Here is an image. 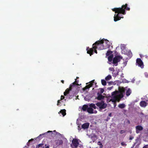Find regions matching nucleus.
Instances as JSON below:
<instances>
[{
  "instance_id": "f257e3e1",
  "label": "nucleus",
  "mask_w": 148,
  "mask_h": 148,
  "mask_svg": "<svg viewBox=\"0 0 148 148\" xmlns=\"http://www.w3.org/2000/svg\"><path fill=\"white\" fill-rule=\"evenodd\" d=\"M127 4L126 3L125 5H122L121 8H114L112 9V11L114 12L115 13H118L117 14L114 15V21L116 22L122 18L121 17L119 16V14H125L126 13L125 9L128 11L130 10V8L127 7Z\"/></svg>"
},
{
  "instance_id": "f704fd0d",
  "label": "nucleus",
  "mask_w": 148,
  "mask_h": 148,
  "mask_svg": "<svg viewBox=\"0 0 148 148\" xmlns=\"http://www.w3.org/2000/svg\"><path fill=\"white\" fill-rule=\"evenodd\" d=\"M60 103V100H58V102H57V105L58 106L59 105V103Z\"/></svg>"
},
{
  "instance_id": "49530a36",
  "label": "nucleus",
  "mask_w": 148,
  "mask_h": 148,
  "mask_svg": "<svg viewBox=\"0 0 148 148\" xmlns=\"http://www.w3.org/2000/svg\"><path fill=\"white\" fill-rule=\"evenodd\" d=\"M76 78H77V79L79 78V77H76Z\"/></svg>"
},
{
  "instance_id": "2eb2a0df",
  "label": "nucleus",
  "mask_w": 148,
  "mask_h": 148,
  "mask_svg": "<svg viewBox=\"0 0 148 148\" xmlns=\"http://www.w3.org/2000/svg\"><path fill=\"white\" fill-rule=\"evenodd\" d=\"M66 110L65 109L61 110L58 113L59 114L61 113L63 116H64L66 115Z\"/></svg>"
},
{
  "instance_id": "8fccbe9b",
  "label": "nucleus",
  "mask_w": 148,
  "mask_h": 148,
  "mask_svg": "<svg viewBox=\"0 0 148 148\" xmlns=\"http://www.w3.org/2000/svg\"><path fill=\"white\" fill-rule=\"evenodd\" d=\"M43 148H44V146L43 147H42Z\"/></svg>"
},
{
  "instance_id": "393cba45",
  "label": "nucleus",
  "mask_w": 148,
  "mask_h": 148,
  "mask_svg": "<svg viewBox=\"0 0 148 148\" xmlns=\"http://www.w3.org/2000/svg\"><path fill=\"white\" fill-rule=\"evenodd\" d=\"M101 82L103 85L106 86V82L105 80L101 79Z\"/></svg>"
},
{
  "instance_id": "a878e982",
  "label": "nucleus",
  "mask_w": 148,
  "mask_h": 148,
  "mask_svg": "<svg viewBox=\"0 0 148 148\" xmlns=\"http://www.w3.org/2000/svg\"><path fill=\"white\" fill-rule=\"evenodd\" d=\"M112 53V52L111 51H108L106 54V56H108L110 55V54H111Z\"/></svg>"
},
{
  "instance_id": "0eeeda50",
  "label": "nucleus",
  "mask_w": 148,
  "mask_h": 148,
  "mask_svg": "<svg viewBox=\"0 0 148 148\" xmlns=\"http://www.w3.org/2000/svg\"><path fill=\"white\" fill-rule=\"evenodd\" d=\"M122 58V57L120 56H115L113 59L112 63L114 64L115 66H117L118 62H119Z\"/></svg>"
},
{
  "instance_id": "473e14b6",
  "label": "nucleus",
  "mask_w": 148,
  "mask_h": 148,
  "mask_svg": "<svg viewBox=\"0 0 148 148\" xmlns=\"http://www.w3.org/2000/svg\"><path fill=\"white\" fill-rule=\"evenodd\" d=\"M64 96H63L62 95L61 97V99L60 100H62V99H64Z\"/></svg>"
},
{
  "instance_id": "9b49d317",
  "label": "nucleus",
  "mask_w": 148,
  "mask_h": 148,
  "mask_svg": "<svg viewBox=\"0 0 148 148\" xmlns=\"http://www.w3.org/2000/svg\"><path fill=\"white\" fill-rule=\"evenodd\" d=\"M94 81V80L90 82L89 84L86 86L83 89V90H86V89H89L90 87H92L93 85V82Z\"/></svg>"
},
{
  "instance_id": "4c0bfd02",
  "label": "nucleus",
  "mask_w": 148,
  "mask_h": 148,
  "mask_svg": "<svg viewBox=\"0 0 148 148\" xmlns=\"http://www.w3.org/2000/svg\"><path fill=\"white\" fill-rule=\"evenodd\" d=\"M140 114L142 115L141 116V117H143V116L144 115L143 113H142V112H141L140 113Z\"/></svg>"
},
{
  "instance_id": "09e8293b",
  "label": "nucleus",
  "mask_w": 148,
  "mask_h": 148,
  "mask_svg": "<svg viewBox=\"0 0 148 148\" xmlns=\"http://www.w3.org/2000/svg\"><path fill=\"white\" fill-rule=\"evenodd\" d=\"M111 114H109V116H110Z\"/></svg>"
},
{
  "instance_id": "9d476101",
  "label": "nucleus",
  "mask_w": 148,
  "mask_h": 148,
  "mask_svg": "<svg viewBox=\"0 0 148 148\" xmlns=\"http://www.w3.org/2000/svg\"><path fill=\"white\" fill-rule=\"evenodd\" d=\"M136 134H139L140 132L143 130V127L140 125L136 126Z\"/></svg>"
},
{
  "instance_id": "37998d69",
  "label": "nucleus",
  "mask_w": 148,
  "mask_h": 148,
  "mask_svg": "<svg viewBox=\"0 0 148 148\" xmlns=\"http://www.w3.org/2000/svg\"><path fill=\"white\" fill-rule=\"evenodd\" d=\"M118 73H119V72H117V73H116V76L117 75H118Z\"/></svg>"
},
{
  "instance_id": "cd10ccee",
  "label": "nucleus",
  "mask_w": 148,
  "mask_h": 148,
  "mask_svg": "<svg viewBox=\"0 0 148 148\" xmlns=\"http://www.w3.org/2000/svg\"><path fill=\"white\" fill-rule=\"evenodd\" d=\"M109 70L111 71H113L114 72V69L113 68H109Z\"/></svg>"
},
{
  "instance_id": "39448f33",
  "label": "nucleus",
  "mask_w": 148,
  "mask_h": 148,
  "mask_svg": "<svg viewBox=\"0 0 148 148\" xmlns=\"http://www.w3.org/2000/svg\"><path fill=\"white\" fill-rule=\"evenodd\" d=\"M96 105L99 107L100 110H101L105 108L107 106V104L105 103L104 101L103 100L97 102Z\"/></svg>"
},
{
  "instance_id": "f03ea898",
  "label": "nucleus",
  "mask_w": 148,
  "mask_h": 148,
  "mask_svg": "<svg viewBox=\"0 0 148 148\" xmlns=\"http://www.w3.org/2000/svg\"><path fill=\"white\" fill-rule=\"evenodd\" d=\"M125 93V89L124 88H119L118 90H116L112 92V95L113 97L111 101L113 102H115L116 101L119 102L121 99L124 97Z\"/></svg>"
},
{
  "instance_id": "aec40b11",
  "label": "nucleus",
  "mask_w": 148,
  "mask_h": 148,
  "mask_svg": "<svg viewBox=\"0 0 148 148\" xmlns=\"http://www.w3.org/2000/svg\"><path fill=\"white\" fill-rule=\"evenodd\" d=\"M88 106L87 105H84L82 106V109L84 111L87 110Z\"/></svg>"
},
{
  "instance_id": "a18cd8bd",
  "label": "nucleus",
  "mask_w": 148,
  "mask_h": 148,
  "mask_svg": "<svg viewBox=\"0 0 148 148\" xmlns=\"http://www.w3.org/2000/svg\"><path fill=\"white\" fill-rule=\"evenodd\" d=\"M130 54H130V56H132V53L131 52L130 53Z\"/></svg>"
},
{
  "instance_id": "c9c22d12",
  "label": "nucleus",
  "mask_w": 148,
  "mask_h": 148,
  "mask_svg": "<svg viewBox=\"0 0 148 148\" xmlns=\"http://www.w3.org/2000/svg\"><path fill=\"white\" fill-rule=\"evenodd\" d=\"M73 96H71V95L69 96V98L70 99L72 98L73 97Z\"/></svg>"
},
{
  "instance_id": "3c124183",
  "label": "nucleus",
  "mask_w": 148,
  "mask_h": 148,
  "mask_svg": "<svg viewBox=\"0 0 148 148\" xmlns=\"http://www.w3.org/2000/svg\"><path fill=\"white\" fill-rule=\"evenodd\" d=\"M129 121V123H130V121Z\"/></svg>"
},
{
  "instance_id": "5701e85b",
  "label": "nucleus",
  "mask_w": 148,
  "mask_h": 148,
  "mask_svg": "<svg viewBox=\"0 0 148 148\" xmlns=\"http://www.w3.org/2000/svg\"><path fill=\"white\" fill-rule=\"evenodd\" d=\"M89 106L91 108H93L94 109H96L97 107L95 106V105L93 103H91L89 105Z\"/></svg>"
},
{
  "instance_id": "e433bc0d",
  "label": "nucleus",
  "mask_w": 148,
  "mask_h": 148,
  "mask_svg": "<svg viewBox=\"0 0 148 148\" xmlns=\"http://www.w3.org/2000/svg\"><path fill=\"white\" fill-rule=\"evenodd\" d=\"M121 144L123 146L125 145V144L123 142H122L121 143Z\"/></svg>"
},
{
  "instance_id": "a19ab883",
  "label": "nucleus",
  "mask_w": 148,
  "mask_h": 148,
  "mask_svg": "<svg viewBox=\"0 0 148 148\" xmlns=\"http://www.w3.org/2000/svg\"><path fill=\"white\" fill-rule=\"evenodd\" d=\"M133 138V137H130V140H131Z\"/></svg>"
},
{
  "instance_id": "20e7f679",
  "label": "nucleus",
  "mask_w": 148,
  "mask_h": 148,
  "mask_svg": "<svg viewBox=\"0 0 148 148\" xmlns=\"http://www.w3.org/2000/svg\"><path fill=\"white\" fill-rule=\"evenodd\" d=\"M79 80H77L75 79V81L70 85L69 88H67L65 90V91L64 92V95L66 96L67 95L69 94V91L71 90L73 88L76 87L77 86H79V84H78Z\"/></svg>"
},
{
  "instance_id": "dca6fc26",
  "label": "nucleus",
  "mask_w": 148,
  "mask_h": 148,
  "mask_svg": "<svg viewBox=\"0 0 148 148\" xmlns=\"http://www.w3.org/2000/svg\"><path fill=\"white\" fill-rule=\"evenodd\" d=\"M87 111L90 114H92L93 113V109L90 107H88Z\"/></svg>"
},
{
  "instance_id": "412c9836",
  "label": "nucleus",
  "mask_w": 148,
  "mask_h": 148,
  "mask_svg": "<svg viewBox=\"0 0 148 148\" xmlns=\"http://www.w3.org/2000/svg\"><path fill=\"white\" fill-rule=\"evenodd\" d=\"M132 91L130 88H129L126 92V95L127 96H129L131 93Z\"/></svg>"
},
{
  "instance_id": "1a4fd4ad",
  "label": "nucleus",
  "mask_w": 148,
  "mask_h": 148,
  "mask_svg": "<svg viewBox=\"0 0 148 148\" xmlns=\"http://www.w3.org/2000/svg\"><path fill=\"white\" fill-rule=\"evenodd\" d=\"M136 63L138 64L139 66H140L141 68H143V63L140 58H138L136 59Z\"/></svg>"
},
{
  "instance_id": "4be33fe9",
  "label": "nucleus",
  "mask_w": 148,
  "mask_h": 148,
  "mask_svg": "<svg viewBox=\"0 0 148 148\" xmlns=\"http://www.w3.org/2000/svg\"><path fill=\"white\" fill-rule=\"evenodd\" d=\"M125 106V105L124 103L120 104L119 105L118 107L119 108L123 109L124 108Z\"/></svg>"
},
{
  "instance_id": "c03bdc74",
  "label": "nucleus",
  "mask_w": 148,
  "mask_h": 148,
  "mask_svg": "<svg viewBox=\"0 0 148 148\" xmlns=\"http://www.w3.org/2000/svg\"><path fill=\"white\" fill-rule=\"evenodd\" d=\"M45 148H49V146H47Z\"/></svg>"
},
{
  "instance_id": "58836bf2",
  "label": "nucleus",
  "mask_w": 148,
  "mask_h": 148,
  "mask_svg": "<svg viewBox=\"0 0 148 148\" xmlns=\"http://www.w3.org/2000/svg\"><path fill=\"white\" fill-rule=\"evenodd\" d=\"M61 82L63 84H64V81L63 80H61Z\"/></svg>"
},
{
  "instance_id": "6ab92c4d",
  "label": "nucleus",
  "mask_w": 148,
  "mask_h": 148,
  "mask_svg": "<svg viewBox=\"0 0 148 148\" xmlns=\"http://www.w3.org/2000/svg\"><path fill=\"white\" fill-rule=\"evenodd\" d=\"M113 54H111L108 57V59L109 62H110L112 61L113 58Z\"/></svg>"
},
{
  "instance_id": "bb28decb",
  "label": "nucleus",
  "mask_w": 148,
  "mask_h": 148,
  "mask_svg": "<svg viewBox=\"0 0 148 148\" xmlns=\"http://www.w3.org/2000/svg\"><path fill=\"white\" fill-rule=\"evenodd\" d=\"M44 145V144L43 143L40 144L36 146V148H39L40 147H42Z\"/></svg>"
},
{
  "instance_id": "7ed1b4c3",
  "label": "nucleus",
  "mask_w": 148,
  "mask_h": 148,
  "mask_svg": "<svg viewBox=\"0 0 148 148\" xmlns=\"http://www.w3.org/2000/svg\"><path fill=\"white\" fill-rule=\"evenodd\" d=\"M102 45L101 47L100 48L101 49H105L109 48L110 46V42L107 39H105L104 38L96 42L93 45Z\"/></svg>"
},
{
  "instance_id": "c756f323",
  "label": "nucleus",
  "mask_w": 148,
  "mask_h": 148,
  "mask_svg": "<svg viewBox=\"0 0 148 148\" xmlns=\"http://www.w3.org/2000/svg\"><path fill=\"white\" fill-rule=\"evenodd\" d=\"M98 143L99 145L100 146V147L101 148H102L103 147V145H102V144L100 143V142L99 141V142Z\"/></svg>"
},
{
  "instance_id": "79ce46f5",
  "label": "nucleus",
  "mask_w": 148,
  "mask_h": 148,
  "mask_svg": "<svg viewBox=\"0 0 148 148\" xmlns=\"http://www.w3.org/2000/svg\"><path fill=\"white\" fill-rule=\"evenodd\" d=\"M146 58L148 60V55L146 56Z\"/></svg>"
},
{
  "instance_id": "c85d7f7f",
  "label": "nucleus",
  "mask_w": 148,
  "mask_h": 148,
  "mask_svg": "<svg viewBox=\"0 0 148 148\" xmlns=\"http://www.w3.org/2000/svg\"><path fill=\"white\" fill-rule=\"evenodd\" d=\"M104 91V90L103 89L101 88L100 89V94H101L102 93H103V92Z\"/></svg>"
},
{
  "instance_id": "a211bd4d",
  "label": "nucleus",
  "mask_w": 148,
  "mask_h": 148,
  "mask_svg": "<svg viewBox=\"0 0 148 148\" xmlns=\"http://www.w3.org/2000/svg\"><path fill=\"white\" fill-rule=\"evenodd\" d=\"M52 131H49L47 132H46V133H45L40 134V135L37 138H38V139H41L42 138V137H41L42 136L44 135H45L47 134V133H49V132H52Z\"/></svg>"
},
{
  "instance_id": "7c9ffc66",
  "label": "nucleus",
  "mask_w": 148,
  "mask_h": 148,
  "mask_svg": "<svg viewBox=\"0 0 148 148\" xmlns=\"http://www.w3.org/2000/svg\"><path fill=\"white\" fill-rule=\"evenodd\" d=\"M125 132V131L123 130H121L120 131V133L121 134H122L123 133H124Z\"/></svg>"
},
{
  "instance_id": "f8f14e48",
  "label": "nucleus",
  "mask_w": 148,
  "mask_h": 148,
  "mask_svg": "<svg viewBox=\"0 0 148 148\" xmlns=\"http://www.w3.org/2000/svg\"><path fill=\"white\" fill-rule=\"evenodd\" d=\"M97 95H98V96L96 99L98 100H101L104 99V96L102 94H100L99 92H98Z\"/></svg>"
},
{
  "instance_id": "4468645a",
  "label": "nucleus",
  "mask_w": 148,
  "mask_h": 148,
  "mask_svg": "<svg viewBox=\"0 0 148 148\" xmlns=\"http://www.w3.org/2000/svg\"><path fill=\"white\" fill-rule=\"evenodd\" d=\"M140 106L142 107H145L147 105V103L144 101H142L140 103Z\"/></svg>"
},
{
  "instance_id": "b1692460",
  "label": "nucleus",
  "mask_w": 148,
  "mask_h": 148,
  "mask_svg": "<svg viewBox=\"0 0 148 148\" xmlns=\"http://www.w3.org/2000/svg\"><path fill=\"white\" fill-rule=\"evenodd\" d=\"M112 78V77L110 75H108L105 78V79L106 81H109Z\"/></svg>"
},
{
  "instance_id": "ddd939ff",
  "label": "nucleus",
  "mask_w": 148,
  "mask_h": 148,
  "mask_svg": "<svg viewBox=\"0 0 148 148\" xmlns=\"http://www.w3.org/2000/svg\"><path fill=\"white\" fill-rule=\"evenodd\" d=\"M89 125V123H86L83 124L82 125V128L84 129H87L88 128Z\"/></svg>"
},
{
  "instance_id": "2f4dec72",
  "label": "nucleus",
  "mask_w": 148,
  "mask_h": 148,
  "mask_svg": "<svg viewBox=\"0 0 148 148\" xmlns=\"http://www.w3.org/2000/svg\"><path fill=\"white\" fill-rule=\"evenodd\" d=\"M145 75L146 77L148 78V73H145Z\"/></svg>"
},
{
  "instance_id": "ea45409f",
  "label": "nucleus",
  "mask_w": 148,
  "mask_h": 148,
  "mask_svg": "<svg viewBox=\"0 0 148 148\" xmlns=\"http://www.w3.org/2000/svg\"><path fill=\"white\" fill-rule=\"evenodd\" d=\"M33 140V139L32 138L29 140V142L31 141H32Z\"/></svg>"
},
{
  "instance_id": "f3484780",
  "label": "nucleus",
  "mask_w": 148,
  "mask_h": 148,
  "mask_svg": "<svg viewBox=\"0 0 148 148\" xmlns=\"http://www.w3.org/2000/svg\"><path fill=\"white\" fill-rule=\"evenodd\" d=\"M63 143V141L62 140H58L57 141L56 145L58 146L62 145Z\"/></svg>"
},
{
  "instance_id": "6e6552de",
  "label": "nucleus",
  "mask_w": 148,
  "mask_h": 148,
  "mask_svg": "<svg viewBox=\"0 0 148 148\" xmlns=\"http://www.w3.org/2000/svg\"><path fill=\"white\" fill-rule=\"evenodd\" d=\"M72 143L75 148H77L79 145L78 140L76 138L73 139L72 141Z\"/></svg>"
},
{
  "instance_id": "72a5a7b5",
  "label": "nucleus",
  "mask_w": 148,
  "mask_h": 148,
  "mask_svg": "<svg viewBox=\"0 0 148 148\" xmlns=\"http://www.w3.org/2000/svg\"><path fill=\"white\" fill-rule=\"evenodd\" d=\"M143 148H148V145H145L143 147Z\"/></svg>"
},
{
  "instance_id": "423d86ee",
  "label": "nucleus",
  "mask_w": 148,
  "mask_h": 148,
  "mask_svg": "<svg viewBox=\"0 0 148 148\" xmlns=\"http://www.w3.org/2000/svg\"><path fill=\"white\" fill-rule=\"evenodd\" d=\"M94 44V43L93 44L92 47L89 49V50H88L87 51V53L89 54L90 56H91L93 54L94 50H95V52L96 53H97V51L96 49L97 48V46H99V45H93Z\"/></svg>"
},
{
  "instance_id": "de8ad7c7",
  "label": "nucleus",
  "mask_w": 148,
  "mask_h": 148,
  "mask_svg": "<svg viewBox=\"0 0 148 148\" xmlns=\"http://www.w3.org/2000/svg\"><path fill=\"white\" fill-rule=\"evenodd\" d=\"M53 132H56V130H54V131H53Z\"/></svg>"
}]
</instances>
